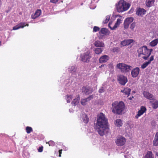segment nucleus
Wrapping results in <instances>:
<instances>
[{"mask_svg":"<svg viewBox=\"0 0 158 158\" xmlns=\"http://www.w3.org/2000/svg\"><path fill=\"white\" fill-rule=\"evenodd\" d=\"M69 71L73 75V77H77L76 67L75 66H72L68 68Z\"/></svg>","mask_w":158,"mask_h":158,"instance_id":"nucleus-16","label":"nucleus"},{"mask_svg":"<svg viewBox=\"0 0 158 158\" xmlns=\"http://www.w3.org/2000/svg\"><path fill=\"white\" fill-rule=\"evenodd\" d=\"M80 120L85 123L86 124L88 123L89 121V118L87 117V115L85 113H82L80 115Z\"/></svg>","mask_w":158,"mask_h":158,"instance_id":"nucleus-14","label":"nucleus"},{"mask_svg":"<svg viewBox=\"0 0 158 158\" xmlns=\"http://www.w3.org/2000/svg\"><path fill=\"white\" fill-rule=\"evenodd\" d=\"M134 20V18L132 17L126 18L124 20V28L125 29H127L129 27V24L133 22Z\"/></svg>","mask_w":158,"mask_h":158,"instance_id":"nucleus-9","label":"nucleus"},{"mask_svg":"<svg viewBox=\"0 0 158 158\" xmlns=\"http://www.w3.org/2000/svg\"><path fill=\"white\" fill-rule=\"evenodd\" d=\"M124 103L122 101H115L112 104V111L115 114H122L124 110Z\"/></svg>","mask_w":158,"mask_h":158,"instance_id":"nucleus-2","label":"nucleus"},{"mask_svg":"<svg viewBox=\"0 0 158 158\" xmlns=\"http://www.w3.org/2000/svg\"><path fill=\"white\" fill-rule=\"evenodd\" d=\"M103 49L101 48H97L94 49L95 53L97 54H100L103 51Z\"/></svg>","mask_w":158,"mask_h":158,"instance_id":"nucleus-32","label":"nucleus"},{"mask_svg":"<svg viewBox=\"0 0 158 158\" xmlns=\"http://www.w3.org/2000/svg\"><path fill=\"white\" fill-rule=\"evenodd\" d=\"M82 90L83 92L86 94H90L93 91V90L92 88L89 86L83 87L82 89Z\"/></svg>","mask_w":158,"mask_h":158,"instance_id":"nucleus-11","label":"nucleus"},{"mask_svg":"<svg viewBox=\"0 0 158 158\" xmlns=\"http://www.w3.org/2000/svg\"><path fill=\"white\" fill-rule=\"evenodd\" d=\"M61 156V154H59V157H60Z\"/></svg>","mask_w":158,"mask_h":158,"instance_id":"nucleus-56","label":"nucleus"},{"mask_svg":"<svg viewBox=\"0 0 158 158\" xmlns=\"http://www.w3.org/2000/svg\"><path fill=\"white\" fill-rule=\"evenodd\" d=\"M118 80L119 83L122 85H125L128 81L127 77L122 75L118 76Z\"/></svg>","mask_w":158,"mask_h":158,"instance_id":"nucleus-8","label":"nucleus"},{"mask_svg":"<svg viewBox=\"0 0 158 158\" xmlns=\"http://www.w3.org/2000/svg\"><path fill=\"white\" fill-rule=\"evenodd\" d=\"M111 51L113 52H118L119 51V48L118 47H115L113 48Z\"/></svg>","mask_w":158,"mask_h":158,"instance_id":"nucleus-41","label":"nucleus"},{"mask_svg":"<svg viewBox=\"0 0 158 158\" xmlns=\"http://www.w3.org/2000/svg\"><path fill=\"white\" fill-rule=\"evenodd\" d=\"M1 45V41L0 40V45Z\"/></svg>","mask_w":158,"mask_h":158,"instance_id":"nucleus-55","label":"nucleus"},{"mask_svg":"<svg viewBox=\"0 0 158 158\" xmlns=\"http://www.w3.org/2000/svg\"><path fill=\"white\" fill-rule=\"evenodd\" d=\"M91 58V56L89 51H87L81 55V60L84 62H89Z\"/></svg>","mask_w":158,"mask_h":158,"instance_id":"nucleus-6","label":"nucleus"},{"mask_svg":"<svg viewBox=\"0 0 158 158\" xmlns=\"http://www.w3.org/2000/svg\"><path fill=\"white\" fill-rule=\"evenodd\" d=\"M119 11L118 12H123V11H124V10H119Z\"/></svg>","mask_w":158,"mask_h":158,"instance_id":"nucleus-54","label":"nucleus"},{"mask_svg":"<svg viewBox=\"0 0 158 158\" xmlns=\"http://www.w3.org/2000/svg\"><path fill=\"white\" fill-rule=\"evenodd\" d=\"M132 127V124L129 122L127 123L125 126V129L126 130L129 129H131V128Z\"/></svg>","mask_w":158,"mask_h":158,"instance_id":"nucleus-36","label":"nucleus"},{"mask_svg":"<svg viewBox=\"0 0 158 158\" xmlns=\"http://www.w3.org/2000/svg\"><path fill=\"white\" fill-rule=\"evenodd\" d=\"M59 0H50V2L53 3H56Z\"/></svg>","mask_w":158,"mask_h":158,"instance_id":"nucleus-45","label":"nucleus"},{"mask_svg":"<svg viewBox=\"0 0 158 158\" xmlns=\"http://www.w3.org/2000/svg\"><path fill=\"white\" fill-rule=\"evenodd\" d=\"M104 66H105V65L104 64H102V65H101V66H99V68H101L102 67H104Z\"/></svg>","mask_w":158,"mask_h":158,"instance_id":"nucleus-48","label":"nucleus"},{"mask_svg":"<svg viewBox=\"0 0 158 158\" xmlns=\"http://www.w3.org/2000/svg\"><path fill=\"white\" fill-rule=\"evenodd\" d=\"M74 98L71 104L74 106L76 105L79 102L80 98L78 95H77L75 94V96L74 97Z\"/></svg>","mask_w":158,"mask_h":158,"instance_id":"nucleus-22","label":"nucleus"},{"mask_svg":"<svg viewBox=\"0 0 158 158\" xmlns=\"http://www.w3.org/2000/svg\"><path fill=\"white\" fill-rule=\"evenodd\" d=\"M43 150V147H40L38 149V151L39 152H42Z\"/></svg>","mask_w":158,"mask_h":158,"instance_id":"nucleus-46","label":"nucleus"},{"mask_svg":"<svg viewBox=\"0 0 158 158\" xmlns=\"http://www.w3.org/2000/svg\"><path fill=\"white\" fill-rule=\"evenodd\" d=\"M138 10H145L144 9H139Z\"/></svg>","mask_w":158,"mask_h":158,"instance_id":"nucleus-53","label":"nucleus"},{"mask_svg":"<svg viewBox=\"0 0 158 158\" xmlns=\"http://www.w3.org/2000/svg\"><path fill=\"white\" fill-rule=\"evenodd\" d=\"M93 97L94 95H91L87 98L82 99L81 101V104L82 105H85L86 104L87 102L93 98Z\"/></svg>","mask_w":158,"mask_h":158,"instance_id":"nucleus-17","label":"nucleus"},{"mask_svg":"<svg viewBox=\"0 0 158 158\" xmlns=\"http://www.w3.org/2000/svg\"><path fill=\"white\" fill-rule=\"evenodd\" d=\"M131 89L130 88H126L123 90H121V92H122L124 97H128L130 94Z\"/></svg>","mask_w":158,"mask_h":158,"instance_id":"nucleus-21","label":"nucleus"},{"mask_svg":"<svg viewBox=\"0 0 158 158\" xmlns=\"http://www.w3.org/2000/svg\"><path fill=\"white\" fill-rule=\"evenodd\" d=\"M146 10H137L136 14L139 16H142L146 13Z\"/></svg>","mask_w":158,"mask_h":158,"instance_id":"nucleus-35","label":"nucleus"},{"mask_svg":"<svg viewBox=\"0 0 158 158\" xmlns=\"http://www.w3.org/2000/svg\"><path fill=\"white\" fill-rule=\"evenodd\" d=\"M156 154L157 156H158V152H156Z\"/></svg>","mask_w":158,"mask_h":158,"instance_id":"nucleus-52","label":"nucleus"},{"mask_svg":"<svg viewBox=\"0 0 158 158\" xmlns=\"http://www.w3.org/2000/svg\"><path fill=\"white\" fill-rule=\"evenodd\" d=\"M132 98H133V96H132V97H131H131L129 98V99L130 100H132Z\"/></svg>","mask_w":158,"mask_h":158,"instance_id":"nucleus-50","label":"nucleus"},{"mask_svg":"<svg viewBox=\"0 0 158 158\" xmlns=\"http://www.w3.org/2000/svg\"><path fill=\"white\" fill-rule=\"evenodd\" d=\"M119 16L120 18L117 19V21L115 23L114 25L113 26V28H112V30H115L117 27H118L120 24L122 23V19L121 16L119 15H117L116 17Z\"/></svg>","mask_w":158,"mask_h":158,"instance_id":"nucleus-12","label":"nucleus"},{"mask_svg":"<svg viewBox=\"0 0 158 158\" xmlns=\"http://www.w3.org/2000/svg\"><path fill=\"white\" fill-rule=\"evenodd\" d=\"M108 30L106 28H102L99 32V34H102L104 35L107 34L109 33Z\"/></svg>","mask_w":158,"mask_h":158,"instance_id":"nucleus-31","label":"nucleus"},{"mask_svg":"<svg viewBox=\"0 0 158 158\" xmlns=\"http://www.w3.org/2000/svg\"><path fill=\"white\" fill-rule=\"evenodd\" d=\"M146 111V108L143 106H142L140 107V110L138 111V114L135 115V118L137 119L140 116L142 115Z\"/></svg>","mask_w":158,"mask_h":158,"instance_id":"nucleus-10","label":"nucleus"},{"mask_svg":"<svg viewBox=\"0 0 158 158\" xmlns=\"http://www.w3.org/2000/svg\"><path fill=\"white\" fill-rule=\"evenodd\" d=\"M41 10H35V12L31 15V18L34 19L39 17L41 14Z\"/></svg>","mask_w":158,"mask_h":158,"instance_id":"nucleus-28","label":"nucleus"},{"mask_svg":"<svg viewBox=\"0 0 158 158\" xmlns=\"http://www.w3.org/2000/svg\"><path fill=\"white\" fill-rule=\"evenodd\" d=\"M117 68L120 70L123 73H127L129 72L131 69V66L123 63L118 64L116 65Z\"/></svg>","mask_w":158,"mask_h":158,"instance_id":"nucleus-5","label":"nucleus"},{"mask_svg":"<svg viewBox=\"0 0 158 158\" xmlns=\"http://www.w3.org/2000/svg\"><path fill=\"white\" fill-rule=\"evenodd\" d=\"M82 4H83V3H81V5H82Z\"/></svg>","mask_w":158,"mask_h":158,"instance_id":"nucleus-57","label":"nucleus"},{"mask_svg":"<svg viewBox=\"0 0 158 158\" xmlns=\"http://www.w3.org/2000/svg\"><path fill=\"white\" fill-rule=\"evenodd\" d=\"M28 24H26L25 22L21 23L14 27L13 28V30H17L20 28H23L26 26H28Z\"/></svg>","mask_w":158,"mask_h":158,"instance_id":"nucleus-15","label":"nucleus"},{"mask_svg":"<svg viewBox=\"0 0 158 158\" xmlns=\"http://www.w3.org/2000/svg\"><path fill=\"white\" fill-rule=\"evenodd\" d=\"M62 151V150H59V154H61Z\"/></svg>","mask_w":158,"mask_h":158,"instance_id":"nucleus-49","label":"nucleus"},{"mask_svg":"<svg viewBox=\"0 0 158 158\" xmlns=\"http://www.w3.org/2000/svg\"><path fill=\"white\" fill-rule=\"evenodd\" d=\"M100 30V28L97 26H94L93 28V32H96Z\"/></svg>","mask_w":158,"mask_h":158,"instance_id":"nucleus-42","label":"nucleus"},{"mask_svg":"<svg viewBox=\"0 0 158 158\" xmlns=\"http://www.w3.org/2000/svg\"><path fill=\"white\" fill-rule=\"evenodd\" d=\"M126 142V139L122 136L119 135L116 138L115 143L118 146H121L124 145Z\"/></svg>","mask_w":158,"mask_h":158,"instance_id":"nucleus-7","label":"nucleus"},{"mask_svg":"<svg viewBox=\"0 0 158 158\" xmlns=\"http://www.w3.org/2000/svg\"><path fill=\"white\" fill-rule=\"evenodd\" d=\"M136 22H134L130 25V28L132 31H133L134 30V29L136 26Z\"/></svg>","mask_w":158,"mask_h":158,"instance_id":"nucleus-40","label":"nucleus"},{"mask_svg":"<svg viewBox=\"0 0 158 158\" xmlns=\"http://www.w3.org/2000/svg\"><path fill=\"white\" fill-rule=\"evenodd\" d=\"M37 10H40L39 9H37Z\"/></svg>","mask_w":158,"mask_h":158,"instance_id":"nucleus-58","label":"nucleus"},{"mask_svg":"<svg viewBox=\"0 0 158 158\" xmlns=\"http://www.w3.org/2000/svg\"><path fill=\"white\" fill-rule=\"evenodd\" d=\"M150 102L152 104L153 108L156 109L158 107V101L156 99H152Z\"/></svg>","mask_w":158,"mask_h":158,"instance_id":"nucleus-23","label":"nucleus"},{"mask_svg":"<svg viewBox=\"0 0 158 158\" xmlns=\"http://www.w3.org/2000/svg\"><path fill=\"white\" fill-rule=\"evenodd\" d=\"M112 23V21H110L109 23V24H108L109 27L110 28L111 30H112V28H113V27L111 26Z\"/></svg>","mask_w":158,"mask_h":158,"instance_id":"nucleus-44","label":"nucleus"},{"mask_svg":"<svg viewBox=\"0 0 158 158\" xmlns=\"http://www.w3.org/2000/svg\"><path fill=\"white\" fill-rule=\"evenodd\" d=\"M104 91V89L103 88H102L100 89H99V92L100 93H102Z\"/></svg>","mask_w":158,"mask_h":158,"instance_id":"nucleus-47","label":"nucleus"},{"mask_svg":"<svg viewBox=\"0 0 158 158\" xmlns=\"http://www.w3.org/2000/svg\"><path fill=\"white\" fill-rule=\"evenodd\" d=\"M154 59V57L153 56H151L150 58V60L148 61L143 63L141 66V68L142 69H144L146 68L148 64H149L151 62V61H152Z\"/></svg>","mask_w":158,"mask_h":158,"instance_id":"nucleus-20","label":"nucleus"},{"mask_svg":"<svg viewBox=\"0 0 158 158\" xmlns=\"http://www.w3.org/2000/svg\"><path fill=\"white\" fill-rule=\"evenodd\" d=\"M69 111L70 112H71L73 111V110L72 109H70L69 110Z\"/></svg>","mask_w":158,"mask_h":158,"instance_id":"nucleus-51","label":"nucleus"},{"mask_svg":"<svg viewBox=\"0 0 158 158\" xmlns=\"http://www.w3.org/2000/svg\"><path fill=\"white\" fill-rule=\"evenodd\" d=\"M145 157V158H154L152 152L150 151L148 152L146 155Z\"/></svg>","mask_w":158,"mask_h":158,"instance_id":"nucleus-34","label":"nucleus"},{"mask_svg":"<svg viewBox=\"0 0 158 158\" xmlns=\"http://www.w3.org/2000/svg\"><path fill=\"white\" fill-rule=\"evenodd\" d=\"M109 59V56L106 55H104L101 56L99 58V62L103 63L106 62Z\"/></svg>","mask_w":158,"mask_h":158,"instance_id":"nucleus-19","label":"nucleus"},{"mask_svg":"<svg viewBox=\"0 0 158 158\" xmlns=\"http://www.w3.org/2000/svg\"><path fill=\"white\" fill-rule=\"evenodd\" d=\"M26 131L28 134H29L32 131V129L31 127H27L26 128Z\"/></svg>","mask_w":158,"mask_h":158,"instance_id":"nucleus-39","label":"nucleus"},{"mask_svg":"<svg viewBox=\"0 0 158 158\" xmlns=\"http://www.w3.org/2000/svg\"><path fill=\"white\" fill-rule=\"evenodd\" d=\"M152 51V49H149L146 46H143L138 50V56L146 60L150 56Z\"/></svg>","mask_w":158,"mask_h":158,"instance_id":"nucleus-3","label":"nucleus"},{"mask_svg":"<svg viewBox=\"0 0 158 158\" xmlns=\"http://www.w3.org/2000/svg\"><path fill=\"white\" fill-rule=\"evenodd\" d=\"M143 94L144 97L150 100L152 99L153 96L152 94L146 91H144L143 93Z\"/></svg>","mask_w":158,"mask_h":158,"instance_id":"nucleus-24","label":"nucleus"},{"mask_svg":"<svg viewBox=\"0 0 158 158\" xmlns=\"http://www.w3.org/2000/svg\"><path fill=\"white\" fill-rule=\"evenodd\" d=\"M110 15H107L105 18V19L103 21V23H107L109 21V20L110 18Z\"/></svg>","mask_w":158,"mask_h":158,"instance_id":"nucleus-37","label":"nucleus"},{"mask_svg":"<svg viewBox=\"0 0 158 158\" xmlns=\"http://www.w3.org/2000/svg\"><path fill=\"white\" fill-rule=\"evenodd\" d=\"M48 143L49 146H53L55 145V143L52 141H49Z\"/></svg>","mask_w":158,"mask_h":158,"instance_id":"nucleus-43","label":"nucleus"},{"mask_svg":"<svg viewBox=\"0 0 158 158\" xmlns=\"http://www.w3.org/2000/svg\"><path fill=\"white\" fill-rule=\"evenodd\" d=\"M107 123V119L105 117L104 114L101 113L97 115L96 127L98 134L100 135H103L108 130Z\"/></svg>","mask_w":158,"mask_h":158,"instance_id":"nucleus-1","label":"nucleus"},{"mask_svg":"<svg viewBox=\"0 0 158 158\" xmlns=\"http://www.w3.org/2000/svg\"><path fill=\"white\" fill-rule=\"evenodd\" d=\"M75 96V94H73L71 95H67L65 97L67 103H70L72 99Z\"/></svg>","mask_w":158,"mask_h":158,"instance_id":"nucleus-27","label":"nucleus"},{"mask_svg":"<svg viewBox=\"0 0 158 158\" xmlns=\"http://www.w3.org/2000/svg\"><path fill=\"white\" fill-rule=\"evenodd\" d=\"M155 2V0H146V5L148 7H150L153 5Z\"/></svg>","mask_w":158,"mask_h":158,"instance_id":"nucleus-30","label":"nucleus"},{"mask_svg":"<svg viewBox=\"0 0 158 158\" xmlns=\"http://www.w3.org/2000/svg\"><path fill=\"white\" fill-rule=\"evenodd\" d=\"M140 69L139 68L136 67L133 69L131 71V74L133 77H136L138 75Z\"/></svg>","mask_w":158,"mask_h":158,"instance_id":"nucleus-13","label":"nucleus"},{"mask_svg":"<svg viewBox=\"0 0 158 158\" xmlns=\"http://www.w3.org/2000/svg\"><path fill=\"white\" fill-rule=\"evenodd\" d=\"M114 124L117 127H122L123 125V121L120 119H117L115 120Z\"/></svg>","mask_w":158,"mask_h":158,"instance_id":"nucleus-26","label":"nucleus"},{"mask_svg":"<svg viewBox=\"0 0 158 158\" xmlns=\"http://www.w3.org/2000/svg\"><path fill=\"white\" fill-rule=\"evenodd\" d=\"M94 46L97 48H102L104 47V43L99 40H97L94 43Z\"/></svg>","mask_w":158,"mask_h":158,"instance_id":"nucleus-25","label":"nucleus"},{"mask_svg":"<svg viewBox=\"0 0 158 158\" xmlns=\"http://www.w3.org/2000/svg\"><path fill=\"white\" fill-rule=\"evenodd\" d=\"M158 43V38L153 40L150 43L151 46L154 47L156 46Z\"/></svg>","mask_w":158,"mask_h":158,"instance_id":"nucleus-33","label":"nucleus"},{"mask_svg":"<svg viewBox=\"0 0 158 158\" xmlns=\"http://www.w3.org/2000/svg\"><path fill=\"white\" fill-rule=\"evenodd\" d=\"M124 157L125 158H130L131 155L130 153H129V152L126 151L124 152Z\"/></svg>","mask_w":158,"mask_h":158,"instance_id":"nucleus-38","label":"nucleus"},{"mask_svg":"<svg viewBox=\"0 0 158 158\" xmlns=\"http://www.w3.org/2000/svg\"><path fill=\"white\" fill-rule=\"evenodd\" d=\"M133 40L132 39H128L124 40L122 41L121 43V44L123 46H126L130 44L133 42Z\"/></svg>","mask_w":158,"mask_h":158,"instance_id":"nucleus-18","label":"nucleus"},{"mask_svg":"<svg viewBox=\"0 0 158 158\" xmlns=\"http://www.w3.org/2000/svg\"><path fill=\"white\" fill-rule=\"evenodd\" d=\"M131 5L124 1H120L116 6L117 10H127L131 6Z\"/></svg>","mask_w":158,"mask_h":158,"instance_id":"nucleus-4","label":"nucleus"},{"mask_svg":"<svg viewBox=\"0 0 158 158\" xmlns=\"http://www.w3.org/2000/svg\"><path fill=\"white\" fill-rule=\"evenodd\" d=\"M153 143L154 146L158 145V132H157L155 135Z\"/></svg>","mask_w":158,"mask_h":158,"instance_id":"nucleus-29","label":"nucleus"}]
</instances>
